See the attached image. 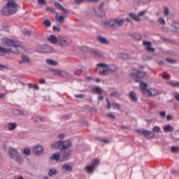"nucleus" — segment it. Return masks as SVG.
Returning a JSON list of instances; mask_svg holds the SVG:
<instances>
[{
  "mask_svg": "<svg viewBox=\"0 0 179 179\" xmlns=\"http://www.w3.org/2000/svg\"><path fill=\"white\" fill-rule=\"evenodd\" d=\"M131 75L136 78H139L140 79H143V78H146L147 76L146 72L138 71L136 69L133 70Z\"/></svg>",
  "mask_w": 179,
  "mask_h": 179,
  "instance_id": "1a4fd4ad",
  "label": "nucleus"
},
{
  "mask_svg": "<svg viewBox=\"0 0 179 179\" xmlns=\"http://www.w3.org/2000/svg\"><path fill=\"white\" fill-rule=\"evenodd\" d=\"M106 116L108 117L109 118H111V120H115V115L111 113L106 114Z\"/></svg>",
  "mask_w": 179,
  "mask_h": 179,
  "instance_id": "4d7b16f0",
  "label": "nucleus"
},
{
  "mask_svg": "<svg viewBox=\"0 0 179 179\" xmlns=\"http://www.w3.org/2000/svg\"><path fill=\"white\" fill-rule=\"evenodd\" d=\"M146 12H147V10H144L141 12H140L138 15V17H141L142 16H145V15H146Z\"/></svg>",
  "mask_w": 179,
  "mask_h": 179,
  "instance_id": "864d4df0",
  "label": "nucleus"
},
{
  "mask_svg": "<svg viewBox=\"0 0 179 179\" xmlns=\"http://www.w3.org/2000/svg\"><path fill=\"white\" fill-rule=\"evenodd\" d=\"M19 64H30V57L26 55L21 56V60L18 62Z\"/></svg>",
  "mask_w": 179,
  "mask_h": 179,
  "instance_id": "a211bd4d",
  "label": "nucleus"
},
{
  "mask_svg": "<svg viewBox=\"0 0 179 179\" xmlns=\"http://www.w3.org/2000/svg\"><path fill=\"white\" fill-rule=\"evenodd\" d=\"M56 22H59V23H64L65 20V17L62 15H59L58 14L55 16Z\"/></svg>",
  "mask_w": 179,
  "mask_h": 179,
  "instance_id": "c756f323",
  "label": "nucleus"
},
{
  "mask_svg": "<svg viewBox=\"0 0 179 179\" xmlns=\"http://www.w3.org/2000/svg\"><path fill=\"white\" fill-rule=\"evenodd\" d=\"M87 1L90 0H74L75 5H80L81 3H84V2H87Z\"/></svg>",
  "mask_w": 179,
  "mask_h": 179,
  "instance_id": "a19ab883",
  "label": "nucleus"
},
{
  "mask_svg": "<svg viewBox=\"0 0 179 179\" xmlns=\"http://www.w3.org/2000/svg\"><path fill=\"white\" fill-rule=\"evenodd\" d=\"M143 61H150L152 59V57L150 56H144L143 57Z\"/></svg>",
  "mask_w": 179,
  "mask_h": 179,
  "instance_id": "6e6d98bb",
  "label": "nucleus"
},
{
  "mask_svg": "<svg viewBox=\"0 0 179 179\" xmlns=\"http://www.w3.org/2000/svg\"><path fill=\"white\" fill-rule=\"evenodd\" d=\"M171 152H173V153H177V152H178V150H179V147L178 146H172L171 148Z\"/></svg>",
  "mask_w": 179,
  "mask_h": 179,
  "instance_id": "a18cd8bd",
  "label": "nucleus"
},
{
  "mask_svg": "<svg viewBox=\"0 0 179 179\" xmlns=\"http://www.w3.org/2000/svg\"><path fill=\"white\" fill-rule=\"evenodd\" d=\"M99 164H100V159H94L90 165V172L92 173V171H94V167H96V166H99Z\"/></svg>",
  "mask_w": 179,
  "mask_h": 179,
  "instance_id": "5701e85b",
  "label": "nucleus"
},
{
  "mask_svg": "<svg viewBox=\"0 0 179 179\" xmlns=\"http://www.w3.org/2000/svg\"><path fill=\"white\" fill-rule=\"evenodd\" d=\"M125 23V19L117 17L115 20H107L106 19L102 20V24L103 26H108L112 27V29H115V27H121L124 26Z\"/></svg>",
  "mask_w": 179,
  "mask_h": 179,
  "instance_id": "7ed1b4c3",
  "label": "nucleus"
},
{
  "mask_svg": "<svg viewBox=\"0 0 179 179\" xmlns=\"http://www.w3.org/2000/svg\"><path fill=\"white\" fill-rule=\"evenodd\" d=\"M69 118H71V116L69 115H64L62 117V119L64 120H69Z\"/></svg>",
  "mask_w": 179,
  "mask_h": 179,
  "instance_id": "69168bd1",
  "label": "nucleus"
},
{
  "mask_svg": "<svg viewBox=\"0 0 179 179\" xmlns=\"http://www.w3.org/2000/svg\"><path fill=\"white\" fill-rule=\"evenodd\" d=\"M169 85H171L172 87H179V83L177 81H170Z\"/></svg>",
  "mask_w": 179,
  "mask_h": 179,
  "instance_id": "473e14b6",
  "label": "nucleus"
},
{
  "mask_svg": "<svg viewBox=\"0 0 179 179\" xmlns=\"http://www.w3.org/2000/svg\"><path fill=\"white\" fill-rule=\"evenodd\" d=\"M8 130L9 131H13L15 129H16V127H17V125L16 124V123H8Z\"/></svg>",
  "mask_w": 179,
  "mask_h": 179,
  "instance_id": "2f4dec72",
  "label": "nucleus"
},
{
  "mask_svg": "<svg viewBox=\"0 0 179 179\" xmlns=\"http://www.w3.org/2000/svg\"><path fill=\"white\" fill-rule=\"evenodd\" d=\"M62 12H63L64 13V16H66V15H69V10L66 9L65 8L63 7V8L62 10Z\"/></svg>",
  "mask_w": 179,
  "mask_h": 179,
  "instance_id": "3c124183",
  "label": "nucleus"
},
{
  "mask_svg": "<svg viewBox=\"0 0 179 179\" xmlns=\"http://www.w3.org/2000/svg\"><path fill=\"white\" fill-rule=\"evenodd\" d=\"M157 22L162 24V26H166V20H164V18L163 17H159L157 20Z\"/></svg>",
  "mask_w": 179,
  "mask_h": 179,
  "instance_id": "ea45409f",
  "label": "nucleus"
},
{
  "mask_svg": "<svg viewBox=\"0 0 179 179\" xmlns=\"http://www.w3.org/2000/svg\"><path fill=\"white\" fill-rule=\"evenodd\" d=\"M82 69H77L74 71V75H80L82 73Z\"/></svg>",
  "mask_w": 179,
  "mask_h": 179,
  "instance_id": "052dcab7",
  "label": "nucleus"
},
{
  "mask_svg": "<svg viewBox=\"0 0 179 179\" xmlns=\"http://www.w3.org/2000/svg\"><path fill=\"white\" fill-rule=\"evenodd\" d=\"M48 41L52 43V44H58V37L55 36V35H50Z\"/></svg>",
  "mask_w": 179,
  "mask_h": 179,
  "instance_id": "bb28decb",
  "label": "nucleus"
},
{
  "mask_svg": "<svg viewBox=\"0 0 179 179\" xmlns=\"http://www.w3.org/2000/svg\"><path fill=\"white\" fill-rule=\"evenodd\" d=\"M71 43H72V41L68 36H58V45H61V47H68V45H71Z\"/></svg>",
  "mask_w": 179,
  "mask_h": 179,
  "instance_id": "423d86ee",
  "label": "nucleus"
},
{
  "mask_svg": "<svg viewBox=\"0 0 179 179\" xmlns=\"http://www.w3.org/2000/svg\"><path fill=\"white\" fill-rule=\"evenodd\" d=\"M159 115H160V117H162V118H165L166 117V112L165 111L160 112Z\"/></svg>",
  "mask_w": 179,
  "mask_h": 179,
  "instance_id": "0e129e2a",
  "label": "nucleus"
},
{
  "mask_svg": "<svg viewBox=\"0 0 179 179\" xmlns=\"http://www.w3.org/2000/svg\"><path fill=\"white\" fill-rule=\"evenodd\" d=\"M54 5H55V6L57 9H59V10H61L64 8L63 6L61 5V3H59L57 2V1H55V2H54Z\"/></svg>",
  "mask_w": 179,
  "mask_h": 179,
  "instance_id": "79ce46f5",
  "label": "nucleus"
},
{
  "mask_svg": "<svg viewBox=\"0 0 179 179\" xmlns=\"http://www.w3.org/2000/svg\"><path fill=\"white\" fill-rule=\"evenodd\" d=\"M59 76H61L62 78H66V76H68V72L59 70Z\"/></svg>",
  "mask_w": 179,
  "mask_h": 179,
  "instance_id": "c9c22d12",
  "label": "nucleus"
},
{
  "mask_svg": "<svg viewBox=\"0 0 179 179\" xmlns=\"http://www.w3.org/2000/svg\"><path fill=\"white\" fill-rule=\"evenodd\" d=\"M128 15H129V17H131V19H132V20H134L135 16L136 15L134 13H129Z\"/></svg>",
  "mask_w": 179,
  "mask_h": 179,
  "instance_id": "338daca9",
  "label": "nucleus"
},
{
  "mask_svg": "<svg viewBox=\"0 0 179 179\" xmlns=\"http://www.w3.org/2000/svg\"><path fill=\"white\" fill-rule=\"evenodd\" d=\"M23 154L25 155V156H30V149L24 148Z\"/></svg>",
  "mask_w": 179,
  "mask_h": 179,
  "instance_id": "49530a36",
  "label": "nucleus"
},
{
  "mask_svg": "<svg viewBox=\"0 0 179 179\" xmlns=\"http://www.w3.org/2000/svg\"><path fill=\"white\" fill-rule=\"evenodd\" d=\"M171 31H173V33H179V24L177 22H174L171 25Z\"/></svg>",
  "mask_w": 179,
  "mask_h": 179,
  "instance_id": "a878e982",
  "label": "nucleus"
},
{
  "mask_svg": "<svg viewBox=\"0 0 179 179\" xmlns=\"http://www.w3.org/2000/svg\"><path fill=\"white\" fill-rule=\"evenodd\" d=\"M71 156H72V150H61V152H60L61 162H65L66 160H69V159H71Z\"/></svg>",
  "mask_w": 179,
  "mask_h": 179,
  "instance_id": "6e6552de",
  "label": "nucleus"
},
{
  "mask_svg": "<svg viewBox=\"0 0 179 179\" xmlns=\"http://www.w3.org/2000/svg\"><path fill=\"white\" fill-rule=\"evenodd\" d=\"M165 61H167L169 64H177V60L171 58H166Z\"/></svg>",
  "mask_w": 179,
  "mask_h": 179,
  "instance_id": "37998d69",
  "label": "nucleus"
},
{
  "mask_svg": "<svg viewBox=\"0 0 179 179\" xmlns=\"http://www.w3.org/2000/svg\"><path fill=\"white\" fill-rule=\"evenodd\" d=\"M52 30H53V31H57V33H59L61 31V27L53 26Z\"/></svg>",
  "mask_w": 179,
  "mask_h": 179,
  "instance_id": "8fccbe9b",
  "label": "nucleus"
},
{
  "mask_svg": "<svg viewBox=\"0 0 179 179\" xmlns=\"http://www.w3.org/2000/svg\"><path fill=\"white\" fill-rule=\"evenodd\" d=\"M129 97L133 103H136V101H138V97L136 96V93L134 91L129 92Z\"/></svg>",
  "mask_w": 179,
  "mask_h": 179,
  "instance_id": "aec40b11",
  "label": "nucleus"
},
{
  "mask_svg": "<svg viewBox=\"0 0 179 179\" xmlns=\"http://www.w3.org/2000/svg\"><path fill=\"white\" fill-rule=\"evenodd\" d=\"M140 88L143 96H148V90H149V89H148V84L140 81Z\"/></svg>",
  "mask_w": 179,
  "mask_h": 179,
  "instance_id": "9b49d317",
  "label": "nucleus"
},
{
  "mask_svg": "<svg viewBox=\"0 0 179 179\" xmlns=\"http://www.w3.org/2000/svg\"><path fill=\"white\" fill-rule=\"evenodd\" d=\"M91 92L94 94H103V93H104V90H103L102 88L99 86H96L92 88Z\"/></svg>",
  "mask_w": 179,
  "mask_h": 179,
  "instance_id": "f3484780",
  "label": "nucleus"
},
{
  "mask_svg": "<svg viewBox=\"0 0 179 179\" xmlns=\"http://www.w3.org/2000/svg\"><path fill=\"white\" fill-rule=\"evenodd\" d=\"M115 71H117V66L114 64H111L110 66H108L109 72H115Z\"/></svg>",
  "mask_w": 179,
  "mask_h": 179,
  "instance_id": "72a5a7b5",
  "label": "nucleus"
},
{
  "mask_svg": "<svg viewBox=\"0 0 179 179\" xmlns=\"http://www.w3.org/2000/svg\"><path fill=\"white\" fill-rule=\"evenodd\" d=\"M43 24L44 26H45L46 27H51V21H50V20L48 19H45L43 21Z\"/></svg>",
  "mask_w": 179,
  "mask_h": 179,
  "instance_id": "58836bf2",
  "label": "nucleus"
},
{
  "mask_svg": "<svg viewBox=\"0 0 179 179\" xmlns=\"http://www.w3.org/2000/svg\"><path fill=\"white\" fill-rule=\"evenodd\" d=\"M134 38H135L136 40H141V38H142V36L139 34H135L134 36Z\"/></svg>",
  "mask_w": 179,
  "mask_h": 179,
  "instance_id": "e2e57ef3",
  "label": "nucleus"
},
{
  "mask_svg": "<svg viewBox=\"0 0 179 179\" xmlns=\"http://www.w3.org/2000/svg\"><path fill=\"white\" fill-rule=\"evenodd\" d=\"M110 96H112V97H115V99H120V96H121V94H120V92H113L110 93Z\"/></svg>",
  "mask_w": 179,
  "mask_h": 179,
  "instance_id": "e433bc0d",
  "label": "nucleus"
},
{
  "mask_svg": "<svg viewBox=\"0 0 179 179\" xmlns=\"http://www.w3.org/2000/svg\"><path fill=\"white\" fill-rule=\"evenodd\" d=\"M117 57L119 58H121V59H124V60L131 59V56L129 55V54L122 53V52L118 53Z\"/></svg>",
  "mask_w": 179,
  "mask_h": 179,
  "instance_id": "b1692460",
  "label": "nucleus"
},
{
  "mask_svg": "<svg viewBox=\"0 0 179 179\" xmlns=\"http://www.w3.org/2000/svg\"><path fill=\"white\" fill-rule=\"evenodd\" d=\"M133 20H134V22H141V20H142V19H141L138 16V15L134 16V18L133 19Z\"/></svg>",
  "mask_w": 179,
  "mask_h": 179,
  "instance_id": "5fc2aeb1",
  "label": "nucleus"
},
{
  "mask_svg": "<svg viewBox=\"0 0 179 179\" xmlns=\"http://www.w3.org/2000/svg\"><path fill=\"white\" fill-rule=\"evenodd\" d=\"M96 39L101 44H105V45H108L110 44V41L101 36H96Z\"/></svg>",
  "mask_w": 179,
  "mask_h": 179,
  "instance_id": "dca6fc26",
  "label": "nucleus"
},
{
  "mask_svg": "<svg viewBox=\"0 0 179 179\" xmlns=\"http://www.w3.org/2000/svg\"><path fill=\"white\" fill-rule=\"evenodd\" d=\"M72 143L69 140H66L64 141H59L51 145L52 149H59L60 150H68L69 148H71Z\"/></svg>",
  "mask_w": 179,
  "mask_h": 179,
  "instance_id": "20e7f679",
  "label": "nucleus"
},
{
  "mask_svg": "<svg viewBox=\"0 0 179 179\" xmlns=\"http://www.w3.org/2000/svg\"><path fill=\"white\" fill-rule=\"evenodd\" d=\"M46 64H48V65H52V66H57V65H58V62H57L51 59H47Z\"/></svg>",
  "mask_w": 179,
  "mask_h": 179,
  "instance_id": "7c9ffc66",
  "label": "nucleus"
},
{
  "mask_svg": "<svg viewBox=\"0 0 179 179\" xmlns=\"http://www.w3.org/2000/svg\"><path fill=\"white\" fill-rule=\"evenodd\" d=\"M57 170H54V169H50L49 172H48V176L50 177H52V176H55L57 174Z\"/></svg>",
  "mask_w": 179,
  "mask_h": 179,
  "instance_id": "c03bdc74",
  "label": "nucleus"
},
{
  "mask_svg": "<svg viewBox=\"0 0 179 179\" xmlns=\"http://www.w3.org/2000/svg\"><path fill=\"white\" fill-rule=\"evenodd\" d=\"M169 13H170V10H169V8L167 7H164V16H169Z\"/></svg>",
  "mask_w": 179,
  "mask_h": 179,
  "instance_id": "de8ad7c7",
  "label": "nucleus"
},
{
  "mask_svg": "<svg viewBox=\"0 0 179 179\" xmlns=\"http://www.w3.org/2000/svg\"><path fill=\"white\" fill-rule=\"evenodd\" d=\"M163 129H164V132H173L174 131V127L170 125V124H168L166 126H164L163 127Z\"/></svg>",
  "mask_w": 179,
  "mask_h": 179,
  "instance_id": "cd10ccee",
  "label": "nucleus"
},
{
  "mask_svg": "<svg viewBox=\"0 0 179 179\" xmlns=\"http://www.w3.org/2000/svg\"><path fill=\"white\" fill-rule=\"evenodd\" d=\"M38 3L39 5H45L47 2L45 1V0H38Z\"/></svg>",
  "mask_w": 179,
  "mask_h": 179,
  "instance_id": "bf43d9fd",
  "label": "nucleus"
},
{
  "mask_svg": "<svg viewBox=\"0 0 179 179\" xmlns=\"http://www.w3.org/2000/svg\"><path fill=\"white\" fill-rule=\"evenodd\" d=\"M28 86H29V89L34 88V89H35V90H38V89H39L38 85H37V84L29 83Z\"/></svg>",
  "mask_w": 179,
  "mask_h": 179,
  "instance_id": "f704fd0d",
  "label": "nucleus"
},
{
  "mask_svg": "<svg viewBox=\"0 0 179 179\" xmlns=\"http://www.w3.org/2000/svg\"><path fill=\"white\" fill-rule=\"evenodd\" d=\"M174 97H175L176 100H177V101H179V94L178 93L175 94Z\"/></svg>",
  "mask_w": 179,
  "mask_h": 179,
  "instance_id": "774afa93",
  "label": "nucleus"
},
{
  "mask_svg": "<svg viewBox=\"0 0 179 179\" xmlns=\"http://www.w3.org/2000/svg\"><path fill=\"white\" fill-rule=\"evenodd\" d=\"M96 66L100 68L99 74L101 75V76H107V75H108V64L99 63L96 64Z\"/></svg>",
  "mask_w": 179,
  "mask_h": 179,
  "instance_id": "0eeeda50",
  "label": "nucleus"
},
{
  "mask_svg": "<svg viewBox=\"0 0 179 179\" xmlns=\"http://www.w3.org/2000/svg\"><path fill=\"white\" fill-rule=\"evenodd\" d=\"M159 94V92L153 88H150L147 91V96H150V97H152L153 96H157Z\"/></svg>",
  "mask_w": 179,
  "mask_h": 179,
  "instance_id": "6ab92c4d",
  "label": "nucleus"
},
{
  "mask_svg": "<svg viewBox=\"0 0 179 179\" xmlns=\"http://www.w3.org/2000/svg\"><path fill=\"white\" fill-rule=\"evenodd\" d=\"M19 8V4L16 3L15 1L7 2L6 6L2 9L3 15L5 16H10V15H15L17 12Z\"/></svg>",
  "mask_w": 179,
  "mask_h": 179,
  "instance_id": "f03ea898",
  "label": "nucleus"
},
{
  "mask_svg": "<svg viewBox=\"0 0 179 179\" xmlns=\"http://www.w3.org/2000/svg\"><path fill=\"white\" fill-rule=\"evenodd\" d=\"M43 148L41 145H35L32 148V152L36 156H40L43 153Z\"/></svg>",
  "mask_w": 179,
  "mask_h": 179,
  "instance_id": "9d476101",
  "label": "nucleus"
},
{
  "mask_svg": "<svg viewBox=\"0 0 179 179\" xmlns=\"http://www.w3.org/2000/svg\"><path fill=\"white\" fill-rule=\"evenodd\" d=\"M171 139L174 142H178L179 141V130H176L173 133L171 134Z\"/></svg>",
  "mask_w": 179,
  "mask_h": 179,
  "instance_id": "412c9836",
  "label": "nucleus"
},
{
  "mask_svg": "<svg viewBox=\"0 0 179 179\" xmlns=\"http://www.w3.org/2000/svg\"><path fill=\"white\" fill-rule=\"evenodd\" d=\"M13 113L14 115H24V117H26L27 115V112L20 110L19 109H13Z\"/></svg>",
  "mask_w": 179,
  "mask_h": 179,
  "instance_id": "4be33fe9",
  "label": "nucleus"
},
{
  "mask_svg": "<svg viewBox=\"0 0 179 179\" xmlns=\"http://www.w3.org/2000/svg\"><path fill=\"white\" fill-rule=\"evenodd\" d=\"M23 34H24V36H27L28 37H30V36H31V31H24Z\"/></svg>",
  "mask_w": 179,
  "mask_h": 179,
  "instance_id": "603ef678",
  "label": "nucleus"
},
{
  "mask_svg": "<svg viewBox=\"0 0 179 179\" xmlns=\"http://www.w3.org/2000/svg\"><path fill=\"white\" fill-rule=\"evenodd\" d=\"M143 135L145 138H147V139H153V138H155V133L149 130L143 129Z\"/></svg>",
  "mask_w": 179,
  "mask_h": 179,
  "instance_id": "ddd939ff",
  "label": "nucleus"
},
{
  "mask_svg": "<svg viewBox=\"0 0 179 179\" xmlns=\"http://www.w3.org/2000/svg\"><path fill=\"white\" fill-rule=\"evenodd\" d=\"M161 131H162V129H160V127H159V126H155L152 129L153 134H159V132H160Z\"/></svg>",
  "mask_w": 179,
  "mask_h": 179,
  "instance_id": "4c0bfd02",
  "label": "nucleus"
},
{
  "mask_svg": "<svg viewBox=\"0 0 179 179\" xmlns=\"http://www.w3.org/2000/svg\"><path fill=\"white\" fill-rule=\"evenodd\" d=\"M74 96L76 99H83L85 97L84 94H75Z\"/></svg>",
  "mask_w": 179,
  "mask_h": 179,
  "instance_id": "680f3d73",
  "label": "nucleus"
},
{
  "mask_svg": "<svg viewBox=\"0 0 179 179\" xmlns=\"http://www.w3.org/2000/svg\"><path fill=\"white\" fill-rule=\"evenodd\" d=\"M62 170H65L66 171H72V170H73V168H72V166L68 163L62 165Z\"/></svg>",
  "mask_w": 179,
  "mask_h": 179,
  "instance_id": "c85d7f7f",
  "label": "nucleus"
},
{
  "mask_svg": "<svg viewBox=\"0 0 179 179\" xmlns=\"http://www.w3.org/2000/svg\"><path fill=\"white\" fill-rule=\"evenodd\" d=\"M2 41L6 47H8V48L0 46V57H3L6 54H9V52L20 55L26 51V49L22 45L21 43L6 38L3 39Z\"/></svg>",
  "mask_w": 179,
  "mask_h": 179,
  "instance_id": "f257e3e1",
  "label": "nucleus"
},
{
  "mask_svg": "<svg viewBox=\"0 0 179 179\" xmlns=\"http://www.w3.org/2000/svg\"><path fill=\"white\" fill-rule=\"evenodd\" d=\"M107 101V107L106 108L108 110H110L111 109V104L110 103V100H108V99H106Z\"/></svg>",
  "mask_w": 179,
  "mask_h": 179,
  "instance_id": "13d9d810",
  "label": "nucleus"
},
{
  "mask_svg": "<svg viewBox=\"0 0 179 179\" xmlns=\"http://www.w3.org/2000/svg\"><path fill=\"white\" fill-rule=\"evenodd\" d=\"M143 45H144V47H145V50L148 52H155V48H152V42L144 41L143 42Z\"/></svg>",
  "mask_w": 179,
  "mask_h": 179,
  "instance_id": "f8f14e48",
  "label": "nucleus"
},
{
  "mask_svg": "<svg viewBox=\"0 0 179 179\" xmlns=\"http://www.w3.org/2000/svg\"><path fill=\"white\" fill-rule=\"evenodd\" d=\"M39 48L41 49V52H51L52 51V47L48 45H41Z\"/></svg>",
  "mask_w": 179,
  "mask_h": 179,
  "instance_id": "4468645a",
  "label": "nucleus"
},
{
  "mask_svg": "<svg viewBox=\"0 0 179 179\" xmlns=\"http://www.w3.org/2000/svg\"><path fill=\"white\" fill-rule=\"evenodd\" d=\"M90 54L94 58H102V57H103V54L99 52V50H97L96 49H91Z\"/></svg>",
  "mask_w": 179,
  "mask_h": 179,
  "instance_id": "2eb2a0df",
  "label": "nucleus"
},
{
  "mask_svg": "<svg viewBox=\"0 0 179 179\" xmlns=\"http://www.w3.org/2000/svg\"><path fill=\"white\" fill-rule=\"evenodd\" d=\"M50 72H51V73H53V75H58V76H59V70L50 69Z\"/></svg>",
  "mask_w": 179,
  "mask_h": 179,
  "instance_id": "09e8293b",
  "label": "nucleus"
},
{
  "mask_svg": "<svg viewBox=\"0 0 179 179\" xmlns=\"http://www.w3.org/2000/svg\"><path fill=\"white\" fill-rule=\"evenodd\" d=\"M9 157L10 159H13V160H15L17 163H19L20 164H22V162H23V159L20 157V154L19 152L16 150L14 148L11 147L9 148Z\"/></svg>",
  "mask_w": 179,
  "mask_h": 179,
  "instance_id": "39448f33",
  "label": "nucleus"
},
{
  "mask_svg": "<svg viewBox=\"0 0 179 179\" xmlns=\"http://www.w3.org/2000/svg\"><path fill=\"white\" fill-rule=\"evenodd\" d=\"M50 160H55V162H61V154L59 153H55L52 154L50 157Z\"/></svg>",
  "mask_w": 179,
  "mask_h": 179,
  "instance_id": "393cba45",
  "label": "nucleus"
}]
</instances>
